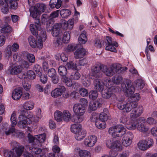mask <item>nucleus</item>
Instances as JSON below:
<instances>
[{"label":"nucleus","instance_id":"obj_41","mask_svg":"<svg viewBox=\"0 0 157 157\" xmlns=\"http://www.w3.org/2000/svg\"><path fill=\"white\" fill-rule=\"evenodd\" d=\"M137 129L140 132H144L148 130V128L140 121L137 125Z\"/></svg>","mask_w":157,"mask_h":157},{"label":"nucleus","instance_id":"obj_8","mask_svg":"<svg viewBox=\"0 0 157 157\" xmlns=\"http://www.w3.org/2000/svg\"><path fill=\"white\" fill-rule=\"evenodd\" d=\"M11 122L12 128H10L8 131H6L5 133L6 135H9L11 133H14V135L19 136L22 135L23 133L18 130L15 129L14 127L17 123V119L15 113H13L11 117Z\"/></svg>","mask_w":157,"mask_h":157},{"label":"nucleus","instance_id":"obj_37","mask_svg":"<svg viewBox=\"0 0 157 157\" xmlns=\"http://www.w3.org/2000/svg\"><path fill=\"white\" fill-rule=\"evenodd\" d=\"M62 114L63 120L64 121L68 122L71 118V114L68 110H64L62 113Z\"/></svg>","mask_w":157,"mask_h":157},{"label":"nucleus","instance_id":"obj_51","mask_svg":"<svg viewBox=\"0 0 157 157\" xmlns=\"http://www.w3.org/2000/svg\"><path fill=\"white\" fill-rule=\"evenodd\" d=\"M22 58L21 54L20 53H15L13 56V59L16 62H21Z\"/></svg>","mask_w":157,"mask_h":157},{"label":"nucleus","instance_id":"obj_52","mask_svg":"<svg viewBox=\"0 0 157 157\" xmlns=\"http://www.w3.org/2000/svg\"><path fill=\"white\" fill-rule=\"evenodd\" d=\"M29 150L32 153L36 154H40L42 151V150L40 148L32 147H29Z\"/></svg>","mask_w":157,"mask_h":157},{"label":"nucleus","instance_id":"obj_19","mask_svg":"<svg viewBox=\"0 0 157 157\" xmlns=\"http://www.w3.org/2000/svg\"><path fill=\"white\" fill-rule=\"evenodd\" d=\"M35 77L36 75L34 72L32 70H29L23 73L21 76H19V78L21 79L28 78L30 79H33Z\"/></svg>","mask_w":157,"mask_h":157},{"label":"nucleus","instance_id":"obj_59","mask_svg":"<svg viewBox=\"0 0 157 157\" xmlns=\"http://www.w3.org/2000/svg\"><path fill=\"white\" fill-rule=\"evenodd\" d=\"M6 4L5 5H3L1 9L2 12L4 14H7L8 12V7L9 6H10V9H13L11 8L10 4L7 3L6 2Z\"/></svg>","mask_w":157,"mask_h":157},{"label":"nucleus","instance_id":"obj_14","mask_svg":"<svg viewBox=\"0 0 157 157\" xmlns=\"http://www.w3.org/2000/svg\"><path fill=\"white\" fill-rule=\"evenodd\" d=\"M133 110L130 114V118H136L141 115L144 111L143 108L142 106L133 108Z\"/></svg>","mask_w":157,"mask_h":157},{"label":"nucleus","instance_id":"obj_27","mask_svg":"<svg viewBox=\"0 0 157 157\" xmlns=\"http://www.w3.org/2000/svg\"><path fill=\"white\" fill-rule=\"evenodd\" d=\"M23 70L21 66L18 65L12 67L10 70V74L12 75H17L20 73Z\"/></svg>","mask_w":157,"mask_h":157},{"label":"nucleus","instance_id":"obj_10","mask_svg":"<svg viewBox=\"0 0 157 157\" xmlns=\"http://www.w3.org/2000/svg\"><path fill=\"white\" fill-rule=\"evenodd\" d=\"M24 148L21 146L18 147L14 151H5L4 152V155L5 157H20L24 151Z\"/></svg>","mask_w":157,"mask_h":157},{"label":"nucleus","instance_id":"obj_7","mask_svg":"<svg viewBox=\"0 0 157 157\" xmlns=\"http://www.w3.org/2000/svg\"><path fill=\"white\" fill-rule=\"evenodd\" d=\"M61 26V24L60 23L55 24L53 25L52 32V35L54 37H57L55 43V46L58 48H61L62 46V42L60 33Z\"/></svg>","mask_w":157,"mask_h":157},{"label":"nucleus","instance_id":"obj_39","mask_svg":"<svg viewBox=\"0 0 157 157\" xmlns=\"http://www.w3.org/2000/svg\"><path fill=\"white\" fill-rule=\"evenodd\" d=\"M23 55L24 56H26L27 59L29 62L33 63L35 62V57L33 54L27 53L26 52H24Z\"/></svg>","mask_w":157,"mask_h":157},{"label":"nucleus","instance_id":"obj_12","mask_svg":"<svg viewBox=\"0 0 157 157\" xmlns=\"http://www.w3.org/2000/svg\"><path fill=\"white\" fill-rule=\"evenodd\" d=\"M122 139V143L123 145L125 147L130 146L132 143V140L134 136L132 133L130 132L125 133Z\"/></svg>","mask_w":157,"mask_h":157},{"label":"nucleus","instance_id":"obj_34","mask_svg":"<svg viewBox=\"0 0 157 157\" xmlns=\"http://www.w3.org/2000/svg\"><path fill=\"white\" fill-rule=\"evenodd\" d=\"M87 40V38L86 36V33L83 31L80 35L78 38V41L79 43L82 44H85Z\"/></svg>","mask_w":157,"mask_h":157},{"label":"nucleus","instance_id":"obj_64","mask_svg":"<svg viewBox=\"0 0 157 157\" xmlns=\"http://www.w3.org/2000/svg\"><path fill=\"white\" fill-rule=\"evenodd\" d=\"M48 76L52 78L56 75V72L55 69L53 68L50 69L48 71Z\"/></svg>","mask_w":157,"mask_h":157},{"label":"nucleus","instance_id":"obj_5","mask_svg":"<svg viewBox=\"0 0 157 157\" xmlns=\"http://www.w3.org/2000/svg\"><path fill=\"white\" fill-rule=\"evenodd\" d=\"M118 101L117 106L118 108L124 112H129L133 108H135L137 105V103L135 101H124L123 98H118Z\"/></svg>","mask_w":157,"mask_h":157},{"label":"nucleus","instance_id":"obj_29","mask_svg":"<svg viewBox=\"0 0 157 157\" xmlns=\"http://www.w3.org/2000/svg\"><path fill=\"white\" fill-rule=\"evenodd\" d=\"M34 106L33 102L31 101H28L24 102L22 105L23 109L26 110H30L32 109Z\"/></svg>","mask_w":157,"mask_h":157},{"label":"nucleus","instance_id":"obj_42","mask_svg":"<svg viewBox=\"0 0 157 157\" xmlns=\"http://www.w3.org/2000/svg\"><path fill=\"white\" fill-rule=\"evenodd\" d=\"M70 34L69 32H66L64 33L63 38L61 40H62V44L63 43H68L70 39Z\"/></svg>","mask_w":157,"mask_h":157},{"label":"nucleus","instance_id":"obj_20","mask_svg":"<svg viewBox=\"0 0 157 157\" xmlns=\"http://www.w3.org/2000/svg\"><path fill=\"white\" fill-rule=\"evenodd\" d=\"M102 65L99 66L97 65L93 66L92 67L91 70L92 72V75L94 76L95 77L97 78L100 77L101 75V74L100 71H102Z\"/></svg>","mask_w":157,"mask_h":157},{"label":"nucleus","instance_id":"obj_36","mask_svg":"<svg viewBox=\"0 0 157 157\" xmlns=\"http://www.w3.org/2000/svg\"><path fill=\"white\" fill-rule=\"evenodd\" d=\"M113 144L114 145L112 148L113 149H116V150L118 151H121L123 150V147L120 141L117 140H115L114 141Z\"/></svg>","mask_w":157,"mask_h":157},{"label":"nucleus","instance_id":"obj_2","mask_svg":"<svg viewBox=\"0 0 157 157\" xmlns=\"http://www.w3.org/2000/svg\"><path fill=\"white\" fill-rule=\"evenodd\" d=\"M136 86L135 88L132 86V83L130 81L127 82L126 84L123 83L121 84L122 89L124 91L128 96L131 97L135 89L141 90L144 86V83L140 80H137L135 82Z\"/></svg>","mask_w":157,"mask_h":157},{"label":"nucleus","instance_id":"obj_54","mask_svg":"<svg viewBox=\"0 0 157 157\" xmlns=\"http://www.w3.org/2000/svg\"><path fill=\"white\" fill-rule=\"evenodd\" d=\"M81 77V75L78 72H75L71 73L70 76L71 78L73 80H78Z\"/></svg>","mask_w":157,"mask_h":157},{"label":"nucleus","instance_id":"obj_47","mask_svg":"<svg viewBox=\"0 0 157 157\" xmlns=\"http://www.w3.org/2000/svg\"><path fill=\"white\" fill-rule=\"evenodd\" d=\"M82 83L84 86L88 87L90 84V79L89 78L83 76L82 78Z\"/></svg>","mask_w":157,"mask_h":157},{"label":"nucleus","instance_id":"obj_50","mask_svg":"<svg viewBox=\"0 0 157 157\" xmlns=\"http://www.w3.org/2000/svg\"><path fill=\"white\" fill-rule=\"evenodd\" d=\"M33 70L36 73L37 75L40 76L42 75V70L38 64L35 65L33 67Z\"/></svg>","mask_w":157,"mask_h":157},{"label":"nucleus","instance_id":"obj_16","mask_svg":"<svg viewBox=\"0 0 157 157\" xmlns=\"http://www.w3.org/2000/svg\"><path fill=\"white\" fill-rule=\"evenodd\" d=\"M115 88L114 87H111L104 90L101 93L102 96L103 98L108 99L109 98L114 92Z\"/></svg>","mask_w":157,"mask_h":157},{"label":"nucleus","instance_id":"obj_13","mask_svg":"<svg viewBox=\"0 0 157 157\" xmlns=\"http://www.w3.org/2000/svg\"><path fill=\"white\" fill-rule=\"evenodd\" d=\"M130 121L126 124L127 128L130 130H134L137 128V125L140 121H144L145 119L143 117H140L139 120H135L130 118Z\"/></svg>","mask_w":157,"mask_h":157},{"label":"nucleus","instance_id":"obj_44","mask_svg":"<svg viewBox=\"0 0 157 157\" xmlns=\"http://www.w3.org/2000/svg\"><path fill=\"white\" fill-rule=\"evenodd\" d=\"M80 157H91V153L86 150H81L79 153Z\"/></svg>","mask_w":157,"mask_h":157},{"label":"nucleus","instance_id":"obj_43","mask_svg":"<svg viewBox=\"0 0 157 157\" xmlns=\"http://www.w3.org/2000/svg\"><path fill=\"white\" fill-rule=\"evenodd\" d=\"M46 135L44 133L43 134H40L36 136V141L39 142V143H43L45 140Z\"/></svg>","mask_w":157,"mask_h":157},{"label":"nucleus","instance_id":"obj_24","mask_svg":"<svg viewBox=\"0 0 157 157\" xmlns=\"http://www.w3.org/2000/svg\"><path fill=\"white\" fill-rule=\"evenodd\" d=\"M66 66L69 69L76 70H78L81 69V67L78 65L77 62H74L72 61H69L67 63Z\"/></svg>","mask_w":157,"mask_h":157},{"label":"nucleus","instance_id":"obj_3","mask_svg":"<svg viewBox=\"0 0 157 157\" xmlns=\"http://www.w3.org/2000/svg\"><path fill=\"white\" fill-rule=\"evenodd\" d=\"M73 110L74 113L77 116H74L71 119L72 122L75 123H80L84 119L83 116L86 112V108L80 104L76 103L74 105Z\"/></svg>","mask_w":157,"mask_h":157},{"label":"nucleus","instance_id":"obj_56","mask_svg":"<svg viewBox=\"0 0 157 157\" xmlns=\"http://www.w3.org/2000/svg\"><path fill=\"white\" fill-rule=\"evenodd\" d=\"M8 49H11L12 51H17L19 48V45L17 43H14L12 45H9L8 46Z\"/></svg>","mask_w":157,"mask_h":157},{"label":"nucleus","instance_id":"obj_30","mask_svg":"<svg viewBox=\"0 0 157 157\" xmlns=\"http://www.w3.org/2000/svg\"><path fill=\"white\" fill-rule=\"evenodd\" d=\"M108 112L107 109H104L103 112L101 113L99 115V120L103 121H106L108 119Z\"/></svg>","mask_w":157,"mask_h":157},{"label":"nucleus","instance_id":"obj_46","mask_svg":"<svg viewBox=\"0 0 157 157\" xmlns=\"http://www.w3.org/2000/svg\"><path fill=\"white\" fill-rule=\"evenodd\" d=\"M58 72L60 75L62 76L66 75L67 73V71L66 67L63 66H61L59 67Z\"/></svg>","mask_w":157,"mask_h":157},{"label":"nucleus","instance_id":"obj_33","mask_svg":"<svg viewBox=\"0 0 157 157\" xmlns=\"http://www.w3.org/2000/svg\"><path fill=\"white\" fill-rule=\"evenodd\" d=\"M95 124L98 129H105L106 126L105 121L99 120V119H97L96 120Z\"/></svg>","mask_w":157,"mask_h":157},{"label":"nucleus","instance_id":"obj_38","mask_svg":"<svg viewBox=\"0 0 157 157\" xmlns=\"http://www.w3.org/2000/svg\"><path fill=\"white\" fill-rule=\"evenodd\" d=\"M1 26L2 28L1 32L2 33H9L12 31V28L7 24H6L4 25H2Z\"/></svg>","mask_w":157,"mask_h":157},{"label":"nucleus","instance_id":"obj_21","mask_svg":"<svg viewBox=\"0 0 157 157\" xmlns=\"http://www.w3.org/2000/svg\"><path fill=\"white\" fill-rule=\"evenodd\" d=\"M22 94L21 89L20 88H17L14 90L12 93V97L14 100L19 99Z\"/></svg>","mask_w":157,"mask_h":157},{"label":"nucleus","instance_id":"obj_57","mask_svg":"<svg viewBox=\"0 0 157 157\" xmlns=\"http://www.w3.org/2000/svg\"><path fill=\"white\" fill-rule=\"evenodd\" d=\"M115 47H116L114 44L107 45L105 47V50L114 52H117V50Z\"/></svg>","mask_w":157,"mask_h":157},{"label":"nucleus","instance_id":"obj_22","mask_svg":"<svg viewBox=\"0 0 157 157\" xmlns=\"http://www.w3.org/2000/svg\"><path fill=\"white\" fill-rule=\"evenodd\" d=\"M38 27L36 25H34V24H31L30 25V29L33 35L35 36H37L40 35V34L39 33V31L40 32V33L41 34V31L43 30L44 31H45L43 29H42L41 30H40L41 29V28H38Z\"/></svg>","mask_w":157,"mask_h":157},{"label":"nucleus","instance_id":"obj_9","mask_svg":"<svg viewBox=\"0 0 157 157\" xmlns=\"http://www.w3.org/2000/svg\"><path fill=\"white\" fill-rule=\"evenodd\" d=\"M119 65L114 64L109 67L106 66L102 65V71L108 76H112L114 74L117 73V70L120 68Z\"/></svg>","mask_w":157,"mask_h":157},{"label":"nucleus","instance_id":"obj_35","mask_svg":"<svg viewBox=\"0 0 157 157\" xmlns=\"http://www.w3.org/2000/svg\"><path fill=\"white\" fill-rule=\"evenodd\" d=\"M71 128V132L74 133L82 130L81 125L78 124H72Z\"/></svg>","mask_w":157,"mask_h":157},{"label":"nucleus","instance_id":"obj_23","mask_svg":"<svg viewBox=\"0 0 157 157\" xmlns=\"http://www.w3.org/2000/svg\"><path fill=\"white\" fill-rule=\"evenodd\" d=\"M78 22V18L74 17L69 19L67 22V26L65 29H67V28L70 30L73 29L74 24Z\"/></svg>","mask_w":157,"mask_h":157},{"label":"nucleus","instance_id":"obj_28","mask_svg":"<svg viewBox=\"0 0 157 157\" xmlns=\"http://www.w3.org/2000/svg\"><path fill=\"white\" fill-rule=\"evenodd\" d=\"M71 11L69 9H63L60 11V14L62 18H68L71 15Z\"/></svg>","mask_w":157,"mask_h":157},{"label":"nucleus","instance_id":"obj_6","mask_svg":"<svg viewBox=\"0 0 157 157\" xmlns=\"http://www.w3.org/2000/svg\"><path fill=\"white\" fill-rule=\"evenodd\" d=\"M126 129L121 124H117L110 127L108 133L114 138L121 137L126 133Z\"/></svg>","mask_w":157,"mask_h":157},{"label":"nucleus","instance_id":"obj_15","mask_svg":"<svg viewBox=\"0 0 157 157\" xmlns=\"http://www.w3.org/2000/svg\"><path fill=\"white\" fill-rule=\"evenodd\" d=\"M66 91V88L63 86L57 88L52 91L51 95L52 97L57 98L61 96Z\"/></svg>","mask_w":157,"mask_h":157},{"label":"nucleus","instance_id":"obj_61","mask_svg":"<svg viewBox=\"0 0 157 157\" xmlns=\"http://www.w3.org/2000/svg\"><path fill=\"white\" fill-rule=\"evenodd\" d=\"M77 48V46L75 44H69L66 48V50L68 52L73 51Z\"/></svg>","mask_w":157,"mask_h":157},{"label":"nucleus","instance_id":"obj_4","mask_svg":"<svg viewBox=\"0 0 157 157\" xmlns=\"http://www.w3.org/2000/svg\"><path fill=\"white\" fill-rule=\"evenodd\" d=\"M46 36L45 31L43 30L41 31V34L37 36L38 41H36L34 37L30 36L28 38L29 44L32 48H34L37 47L40 49L43 45V42L46 39Z\"/></svg>","mask_w":157,"mask_h":157},{"label":"nucleus","instance_id":"obj_60","mask_svg":"<svg viewBox=\"0 0 157 157\" xmlns=\"http://www.w3.org/2000/svg\"><path fill=\"white\" fill-rule=\"evenodd\" d=\"M79 93L81 95L82 97L87 96L88 94V91L86 89L82 88L79 90Z\"/></svg>","mask_w":157,"mask_h":157},{"label":"nucleus","instance_id":"obj_31","mask_svg":"<svg viewBox=\"0 0 157 157\" xmlns=\"http://www.w3.org/2000/svg\"><path fill=\"white\" fill-rule=\"evenodd\" d=\"M137 146L142 151H145L148 149L145 140H140L137 143Z\"/></svg>","mask_w":157,"mask_h":157},{"label":"nucleus","instance_id":"obj_25","mask_svg":"<svg viewBox=\"0 0 157 157\" xmlns=\"http://www.w3.org/2000/svg\"><path fill=\"white\" fill-rule=\"evenodd\" d=\"M101 104L98 101H90L89 103L88 109H89L94 111L96 110L98 107H100Z\"/></svg>","mask_w":157,"mask_h":157},{"label":"nucleus","instance_id":"obj_18","mask_svg":"<svg viewBox=\"0 0 157 157\" xmlns=\"http://www.w3.org/2000/svg\"><path fill=\"white\" fill-rule=\"evenodd\" d=\"M94 89L97 91L101 92L104 89L103 82L99 79H95L94 81Z\"/></svg>","mask_w":157,"mask_h":157},{"label":"nucleus","instance_id":"obj_45","mask_svg":"<svg viewBox=\"0 0 157 157\" xmlns=\"http://www.w3.org/2000/svg\"><path fill=\"white\" fill-rule=\"evenodd\" d=\"M122 78L120 75H116L112 78L113 82L116 84L120 83L122 81Z\"/></svg>","mask_w":157,"mask_h":157},{"label":"nucleus","instance_id":"obj_32","mask_svg":"<svg viewBox=\"0 0 157 157\" xmlns=\"http://www.w3.org/2000/svg\"><path fill=\"white\" fill-rule=\"evenodd\" d=\"M75 134V138L77 140L80 141L83 140L86 136V132L82 130Z\"/></svg>","mask_w":157,"mask_h":157},{"label":"nucleus","instance_id":"obj_58","mask_svg":"<svg viewBox=\"0 0 157 157\" xmlns=\"http://www.w3.org/2000/svg\"><path fill=\"white\" fill-rule=\"evenodd\" d=\"M59 13L60 11L59 10H57L56 11L52 12L50 15V19L52 20V19L54 18L58 17Z\"/></svg>","mask_w":157,"mask_h":157},{"label":"nucleus","instance_id":"obj_11","mask_svg":"<svg viewBox=\"0 0 157 157\" xmlns=\"http://www.w3.org/2000/svg\"><path fill=\"white\" fill-rule=\"evenodd\" d=\"M97 141V137L93 135L87 136L84 139L83 143L86 147H94Z\"/></svg>","mask_w":157,"mask_h":157},{"label":"nucleus","instance_id":"obj_62","mask_svg":"<svg viewBox=\"0 0 157 157\" xmlns=\"http://www.w3.org/2000/svg\"><path fill=\"white\" fill-rule=\"evenodd\" d=\"M113 142H114V141L112 139L107 140L106 142V146L109 148L112 149L114 145Z\"/></svg>","mask_w":157,"mask_h":157},{"label":"nucleus","instance_id":"obj_55","mask_svg":"<svg viewBox=\"0 0 157 157\" xmlns=\"http://www.w3.org/2000/svg\"><path fill=\"white\" fill-rule=\"evenodd\" d=\"M98 95L97 91L92 90L90 92L89 98L90 99H96Z\"/></svg>","mask_w":157,"mask_h":157},{"label":"nucleus","instance_id":"obj_63","mask_svg":"<svg viewBox=\"0 0 157 157\" xmlns=\"http://www.w3.org/2000/svg\"><path fill=\"white\" fill-rule=\"evenodd\" d=\"M146 122L150 125H154L156 124V121L151 117H148L146 121Z\"/></svg>","mask_w":157,"mask_h":157},{"label":"nucleus","instance_id":"obj_40","mask_svg":"<svg viewBox=\"0 0 157 157\" xmlns=\"http://www.w3.org/2000/svg\"><path fill=\"white\" fill-rule=\"evenodd\" d=\"M54 118L58 122H61L63 121V114L62 113L59 111H56L55 112L54 114Z\"/></svg>","mask_w":157,"mask_h":157},{"label":"nucleus","instance_id":"obj_48","mask_svg":"<svg viewBox=\"0 0 157 157\" xmlns=\"http://www.w3.org/2000/svg\"><path fill=\"white\" fill-rule=\"evenodd\" d=\"M106 40L107 41V45L110 44H114L116 47H117L118 46V44L116 42L113 41L112 38L111 37L107 36Z\"/></svg>","mask_w":157,"mask_h":157},{"label":"nucleus","instance_id":"obj_26","mask_svg":"<svg viewBox=\"0 0 157 157\" xmlns=\"http://www.w3.org/2000/svg\"><path fill=\"white\" fill-rule=\"evenodd\" d=\"M30 15L34 18L39 17L40 13L38 10L37 8L35 6H33L29 9Z\"/></svg>","mask_w":157,"mask_h":157},{"label":"nucleus","instance_id":"obj_49","mask_svg":"<svg viewBox=\"0 0 157 157\" xmlns=\"http://www.w3.org/2000/svg\"><path fill=\"white\" fill-rule=\"evenodd\" d=\"M52 150L55 156H61L62 157L61 155H59V153L60 151V149L58 145H56L53 146L52 148Z\"/></svg>","mask_w":157,"mask_h":157},{"label":"nucleus","instance_id":"obj_1","mask_svg":"<svg viewBox=\"0 0 157 157\" xmlns=\"http://www.w3.org/2000/svg\"><path fill=\"white\" fill-rule=\"evenodd\" d=\"M36 112L35 115L33 116L32 114H30L26 116V112L21 111L18 117L19 121L17 124L18 127L24 128L27 127L28 124H30L33 122H38L42 117L41 109L38 108Z\"/></svg>","mask_w":157,"mask_h":157},{"label":"nucleus","instance_id":"obj_17","mask_svg":"<svg viewBox=\"0 0 157 157\" xmlns=\"http://www.w3.org/2000/svg\"><path fill=\"white\" fill-rule=\"evenodd\" d=\"M86 49L83 48L78 49L74 52V57L76 59L83 58L86 54Z\"/></svg>","mask_w":157,"mask_h":157},{"label":"nucleus","instance_id":"obj_53","mask_svg":"<svg viewBox=\"0 0 157 157\" xmlns=\"http://www.w3.org/2000/svg\"><path fill=\"white\" fill-rule=\"evenodd\" d=\"M57 56H56V59L58 60L59 59V57L62 61L63 62H66L68 59L67 56L64 53L61 54H58Z\"/></svg>","mask_w":157,"mask_h":157}]
</instances>
